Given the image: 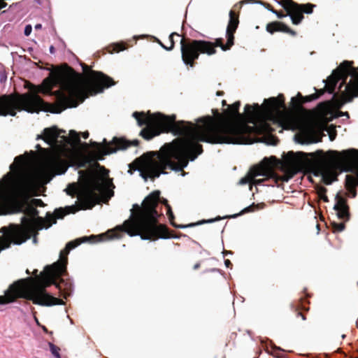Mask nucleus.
<instances>
[{"mask_svg":"<svg viewBox=\"0 0 358 358\" xmlns=\"http://www.w3.org/2000/svg\"><path fill=\"white\" fill-rule=\"evenodd\" d=\"M82 136L85 139L89 137V132L85 131V132L82 133Z\"/></svg>","mask_w":358,"mask_h":358,"instance_id":"41","label":"nucleus"},{"mask_svg":"<svg viewBox=\"0 0 358 358\" xmlns=\"http://www.w3.org/2000/svg\"><path fill=\"white\" fill-rule=\"evenodd\" d=\"M36 148L37 150H43V148H41V146L39 144H37V145H36Z\"/></svg>","mask_w":358,"mask_h":358,"instance_id":"48","label":"nucleus"},{"mask_svg":"<svg viewBox=\"0 0 358 358\" xmlns=\"http://www.w3.org/2000/svg\"><path fill=\"white\" fill-rule=\"evenodd\" d=\"M41 24H38L35 26V29H41Z\"/></svg>","mask_w":358,"mask_h":358,"instance_id":"46","label":"nucleus"},{"mask_svg":"<svg viewBox=\"0 0 358 358\" xmlns=\"http://www.w3.org/2000/svg\"><path fill=\"white\" fill-rule=\"evenodd\" d=\"M28 303H28L27 301H25V302H24V304H26V305H27V304H28Z\"/></svg>","mask_w":358,"mask_h":358,"instance_id":"59","label":"nucleus"},{"mask_svg":"<svg viewBox=\"0 0 358 358\" xmlns=\"http://www.w3.org/2000/svg\"><path fill=\"white\" fill-rule=\"evenodd\" d=\"M352 64L353 62H343L327 78L326 85L323 89L317 90L315 88L316 92L314 93V95H317L318 99L325 92L333 94L338 82L342 80L339 90H341L342 87L345 85V90L342 92L341 96L334 94L332 98L336 106L341 107L345 103L351 102L355 97H358V67L355 68Z\"/></svg>","mask_w":358,"mask_h":358,"instance_id":"7","label":"nucleus"},{"mask_svg":"<svg viewBox=\"0 0 358 358\" xmlns=\"http://www.w3.org/2000/svg\"><path fill=\"white\" fill-rule=\"evenodd\" d=\"M275 15H277V17H278V18H280V19L283 18V17H286V16L287 15V13H286V14H285L283 12H282V11H278V10H276V13H275Z\"/></svg>","mask_w":358,"mask_h":358,"instance_id":"34","label":"nucleus"},{"mask_svg":"<svg viewBox=\"0 0 358 358\" xmlns=\"http://www.w3.org/2000/svg\"><path fill=\"white\" fill-rule=\"evenodd\" d=\"M239 101L229 105L220 114L213 109L215 117L207 115L198 120L202 124H195L184 120L176 121V115H166L160 113L151 114L134 112L132 116L138 126L146 125L140 136L145 140H151L162 133H172L180 137L165 143L159 152H149L136 159L129 165L132 171L139 170L141 176L147 181L166 174L169 169L175 171H183L189 161H194L203 152L199 142L211 144H252V134L255 127L245 123L238 122L243 118L239 113Z\"/></svg>","mask_w":358,"mask_h":358,"instance_id":"1","label":"nucleus"},{"mask_svg":"<svg viewBox=\"0 0 358 358\" xmlns=\"http://www.w3.org/2000/svg\"><path fill=\"white\" fill-rule=\"evenodd\" d=\"M62 133H65V131L59 129L55 126L45 128L42 134L37 135L36 140H43L48 145H52L57 143V138Z\"/></svg>","mask_w":358,"mask_h":358,"instance_id":"15","label":"nucleus"},{"mask_svg":"<svg viewBox=\"0 0 358 358\" xmlns=\"http://www.w3.org/2000/svg\"><path fill=\"white\" fill-rule=\"evenodd\" d=\"M7 6V3L3 0H0V10L1 8H5Z\"/></svg>","mask_w":358,"mask_h":358,"instance_id":"37","label":"nucleus"},{"mask_svg":"<svg viewBox=\"0 0 358 358\" xmlns=\"http://www.w3.org/2000/svg\"><path fill=\"white\" fill-rule=\"evenodd\" d=\"M357 285H358V282H357Z\"/></svg>","mask_w":358,"mask_h":358,"instance_id":"60","label":"nucleus"},{"mask_svg":"<svg viewBox=\"0 0 358 358\" xmlns=\"http://www.w3.org/2000/svg\"><path fill=\"white\" fill-rule=\"evenodd\" d=\"M314 7H315V5L310 3H308L306 4H301L300 8H301L302 15H303V13H306V14L312 13L313 12Z\"/></svg>","mask_w":358,"mask_h":358,"instance_id":"24","label":"nucleus"},{"mask_svg":"<svg viewBox=\"0 0 358 358\" xmlns=\"http://www.w3.org/2000/svg\"><path fill=\"white\" fill-rule=\"evenodd\" d=\"M166 207L167 208V215L171 214V213H173L172 210H171V207L170 205H169V206H167Z\"/></svg>","mask_w":358,"mask_h":358,"instance_id":"39","label":"nucleus"},{"mask_svg":"<svg viewBox=\"0 0 358 358\" xmlns=\"http://www.w3.org/2000/svg\"><path fill=\"white\" fill-rule=\"evenodd\" d=\"M292 6L286 11L287 15L290 17L294 24L298 25L304 18L301 10V4L296 2L292 3Z\"/></svg>","mask_w":358,"mask_h":358,"instance_id":"18","label":"nucleus"},{"mask_svg":"<svg viewBox=\"0 0 358 358\" xmlns=\"http://www.w3.org/2000/svg\"><path fill=\"white\" fill-rule=\"evenodd\" d=\"M262 111L266 121L278 124L282 129H287L289 122V115L285 103V96L282 94L277 97H271L264 100V105L260 106L258 103L252 106H245V116L250 122L254 120Z\"/></svg>","mask_w":358,"mask_h":358,"instance_id":"8","label":"nucleus"},{"mask_svg":"<svg viewBox=\"0 0 358 358\" xmlns=\"http://www.w3.org/2000/svg\"><path fill=\"white\" fill-rule=\"evenodd\" d=\"M279 180L280 178L270 165L261 164L252 166L239 182L241 185H263L273 187L278 184Z\"/></svg>","mask_w":358,"mask_h":358,"instance_id":"12","label":"nucleus"},{"mask_svg":"<svg viewBox=\"0 0 358 358\" xmlns=\"http://www.w3.org/2000/svg\"><path fill=\"white\" fill-rule=\"evenodd\" d=\"M239 16L234 10L229 12V20L227 27L226 35L229 36L230 41L234 38V34L238 27Z\"/></svg>","mask_w":358,"mask_h":358,"instance_id":"19","label":"nucleus"},{"mask_svg":"<svg viewBox=\"0 0 358 358\" xmlns=\"http://www.w3.org/2000/svg\"><path fill=\"white\" fill-rule=\"evenodd\" d=\"M159 202L165 206L169 205L166 199L160 198V191L155 190L144 199L141 206L138 204L133 206L135 213L132 211L131 218L124 221L122 225L108 230L99 236H107L108 239L120 238L122 233L126 232L131 236H140L143 240L175 238L165 224L159 223L158 217L160 215L157 208Z\"/></svg>","mask_w":358,"mask_h":358,"instance_id":"5","label":"nucleus"},{"mask_svg":"<svg viewBox=\"0 0 358 358\" xmlns=\"http://www.w3.org/2000/svg\"><path fill=\"white\" fill-rule=\"evenodd\" d=\"M253 0H246L245 1H252Z\"/></svg>","mask_w":358,"mask_h":358,"instance_id":"58","label":"nucleus"},{"mask_svg":"<svg viewBox=\"0 0 358 358\" xmlns=\"http://www.w3.org/2000/svg\"><path fill=\"white\" fill-rule=\"evenodd\" d=\"M222 106H227V101H226L225 100H222Z\"/></svg>","mask_w":358,"mask_h":358,"instance_id":"49","label":"nucleus"},{"mask_svg":"<svg viewBox=\"0 0 358 358\" xmlns=\"http://www.w3.org/2000/svg\"><path fill=\"white\" fill-rule=\"evenodd\" d=\"M96 238V236L92 235L69 242L60 252L59 260L52 265L46 266L39 277L20 279L10 285L4 295L0 296V304H8L16 301L17 299H24L42 306L64 305L65 302L62 299L48 294L46 287L55 285L61 290L60 284H57L55 280L66 275L69 253L81 243Z\"/></svg>","mask_w":358,"mask_h":358,"instance_id":"4","label":"nucleus"},{"mask_svg":"<svg viewBox=\"0 0 358 358\" xmlns=\"http://www.w3.org/2000/svg\"><path fill=\"white\" fill-rule=\"evenodd\" d=\"M48 345L50 347V350L53 355V358H61L59 354L60 348L50 342L48 343Z\"/></svg>","mask_w":358,"mask_h":358,"instance_id":"26","label":"nucleus"},{"mask_svg":"<svg viewBox=\"0 0 358 358\" xmlns=\"http://www.w3.org/2000/svg\"><path fill=\"white\" fill-rule=\"evenodd\" d=\"M22 185L6 189L0 182V215L23 212L30 217H22V224H10L0 229V252L10 247L12 243L21 245L31 238L34 229V218L38 210L27 201L28 191L35 188L40 182L39 175L28 171L22 175Z\"/></svg>","mask_w":358,"mask_h":358,"instance_id":"3","label":"nucleus"},{"mask_svg":"<svg viewBox=\"0 0 358 358\" xmlns=\"http://www.w3.org/2000/svg\"><path fill=\"white\" fill-rule=\"evenodd\" d=\"M30 308H31V312H32V313H33V314H34V319H35V320L38 322V319H37V317H36V315H36V312L34 310V307H31Z\"/></svg>","mask_w":358,"mask_h":358,"instance_id":"40","label":"nucleus"},{"mask_svg":"<svg viewBox=\"0 0 358 358\" xmlns=\"http://www.w3.org/2000/svg\"><path fill=\"white\" fill-rule=\"evenodd\" d=\"M200 267V263H196V264H194V266H193V268L194 270H196L198 269Z\"/></svg>","mask_w":358,"mask_h":358,"instance_id":"44","label":"nucleus"},{"mask_svg":"<svg viewBox=\"0 0 358 358\" xmlns=\"http://www.w3.org/2000/svg\"><path fill=\"white\" fill-rule=\"evenodd\" d=\"M83 74L76 72L68 64L62 69L50 72L34 92L11 93L0 95V116L15 117L17 111L38 113L49 106L50 111L60 113L67 108L78 105L90 95L103 92L115 85L112 78L101 71L92 70L81 63Z\"/></svg>","mask_w":358,"mask_h":358,"instance_id":"2","label":"nucleus"},{"mask_svg":"<svg viewBox=\"0 0 358 358\" xmlns=\"http://www.w3.org/2000/svg\"><path fill=\"white\" fill-rule=\"evenodd\" d=\"M83 145L85 147H87V146H88V144H87V143H84Z\"/></svg>","mask_w":358,"mask_h":358,"instance_id":"54","label":"nucleus"},{"mask_svg":"<svg viewBox=\"0 0 358 358\" xmlns=\"http://www.w3.org/2000/svg\"><path fill=\"white\" fill-rule=\"evenodd\" d=\"M335 136H336V134H331L329 135V138H330V140H331V141H334V138H335Z\"/></svg>","mask_w":358,"mask_h":358,"instance_id":"45","label":"nucleus"},{"mask_svg":"<svg viewBox=\"0 0 358 358\" xmlns=\"http://www.w3.org/2000/svg\"><path fill=\"white\" fill-rule=\"evenodd\" d=\"M36 273H37V270H35V271H34V274H36Z\"/></svg>","mask_w":358,"mask_h":358,"instance_id":"57","label":"nucleus"},{"mask_svg":"<svg viewBox=\"0 0 358 358\" xmlns=\"http://www.w3.org/2000/svg\"><path fill=\"white\" fill-rule=\"evenodd\" d=\"M30 203L35 207H43L45 206L43 201L40 199H32L30 201Z\"/></svg>","mask_w":358,"mask_h":358,"instance_id":"29","label":"nucleus"},{"mask_svg":"<svg viewBox=\"0 0 358 358\" xmlns=\"http://www.w3.org/2000/svg\"><path fill=\"white\" fill-rule=\"evenodd\" d=\"M265 126H266V127L268 130H271V131H273V130L270 128V126H269L266 122L265 123Z\"/></svg>","mask_w":358,"mask_h":358,"instance_id":"50","label":"nucleus"},{"mask_svg":"<svg viewBox=\"0 0 358 358\" xmlns=\"http://www.w3.org/2000/svg\"><path fill=\"white\" fill-rule=\"evenodd\" d=\"M224 264L227 268H232V263L229 259H225L224 260Z\"/></svg>","mask_w":358,"mask_h":358,"instance_id":"35","label":"nucleus"},{"mask_svg":"<svg viewBox=\"0 0 358 358\" xmlns=\"http://www.w3.org/2000/svg\"><path fill=\"white\" fill-rule=\"evenodd\" d=\"M70 187H72V189H68L66 192L69 195H73L76 191V186L74 184L71 185Z\"/></svg>","mask_w":358,"mask_h":358,"instance_id":"33","label":"nucleus"},{"mask_svg":"<svg viewBox=\"0 0 358 358\" xmlns=\"http://www.w3.org/2000/svg\"><path fill=\"white\" fill-rule=\"evenodd\" d=\"M92 146L94 148L93 152V159H90L88 163L92 164L93 168L101 167L100 164L96 162L97 160H103L104 156L115 152L118 150H124L133 145L138 146L139 141L136 139L131 141H127L122 138L114 137L113 141L109 144L101 145L96 142H91Z\"/></svg>","mask_w":358,"mask_h":358,"instance_id":"13","label":"nucleus"},{"mask_svg":"<svg viewBox=\"0 0 358 358\" xmlns=\"http://www.w3.org/2000/svg\"><path fill=\"white\" fill-rule=\"evenodd\" d=\"M80 178L83 182V189L78 194L80 209H92L98 203L99 196L98 192L104 189L103 178L92 169L79 171ZM79 208L76 206H69L65 208H56L51 214L48 213L46 219L50 223L47 227L57 222V219H63L64 216L76 213Z\"/></svg>","mask_w":358,"mask_h":358,"instance_id":"6","label":"nucleus"},{"mask_svg":"<svg viewBox=\"0 0 358 358\" xmlns=\"http://www.w3.org/2000/svg\"><path fill=\"white\" fill-rule=\"evenodd\" d=\"M327 155L343 171L354 173L345 176V187L352 197L355 198L357 196L356 187L358 186V150L354 148L341 152L329 150Z\"/></svg>","mask_w":358,"mask_h":358,"instance_id":"11","label":"nucleus"},{"mask_svg":"<svg viewBox=\"0 0 358 358\" xmlns=\"http://www.w3.org/2000/svg\"><path fill=\"white\" fill-rule=\"evenodd\" d=\"M266 8H267L268 10L271 11L273 13H276V10H275L271 5L268 4Z\"/></svg>","mask_w":358,"mask_h":358,"instance_id":"36","label":"nucleus"},{"mask_svg":"<svg viewBox=\"0 0 358 358\" xmlns=\"http://www.w3.org/2000/svg\"><path fill=\"white\" fill-rule=\"evenodd\" d=\"M275 356L278 358H285L284 354L282 352H275Z\"/></svg>","mask_w":358,"mask_h":358,"instance_id":"38","label":"nucleus"},{"mask_svg":"<svg viewBox=\"0 0 358 358\" xmlns=\"http://www.w3.org/2000/svg\"><path fill=\"white\" fill-rule=\"evenodd\" d=\"M224 255L231 254V251H224Z\"/></svg>","mask_w":358,"mask_h":358,"instance_id":"52","label":"nucleus"},{"mask_svg":"<svg viewBox=\"0 0 358 358\" xmlns=\"http://www.w3.org/2000/svg\"><path fill=\"white\" fill-rule=\"evenodd\" d=\"M329 102H322L319 104V106H325L327 103H329Z\"/></svg>","mask_w":358,"mask_h":358,"instance_id":"51","label":"nucleus"},{"mask_svg":"<svg viewBox=\"0 0 358 358\" xmlns=\"http://www.w3.org/2000/svg\"><path fill=\"white\" fill-rule=\"evenodd\" d=\"M70 137H64L66 142L71 139L73 141L72 145L76 146L81 143L79 134L74 130H71L69 133Z\"/></svg>","mask_w":358,"mask_h":358,"instance_id":"22","label":"nucleus"},{"mask_svg":"<svg viewBox=\"0 0 358 358\" xmlns=\"http://www.w3.org/2000/svg\"><path fill=\"white\" fill-rule=\"evenodd\" d=\"M227 36L226 44L223 43V38H217L214 42L204 40H194L183 37L180 41V51L182 62L187 66L194 67L195 61L199 57L200 54L212 55L217 52L216 48L220 47L223 51L231 49L234 44V38L230 41V37Z\"/></svg>","mask_w":358,"mask_h":358,"instance_id":"9","label":"nucleus"},{"mask_svg":"<svg viewBox=\"0 0 358 358\" xmlns=\"http://www.w3.org/2000/svg\"><path fill=\"white\" fill-rule=\"evenodd\" d=\"M125 49V47L123 44H116L115 45V48H114V50L115 52H120V51H122Z\"/></svg>","mask_w":358,"mask_h":358,"instance_id":"30","label":"nucleus"},{"mask_svg":"<svg viewBox=\"0 0 358 358\" xmlns=\"http://www.w3.org/2000/svg\"><path fill=\"white\" fill-rule=\"evenodd\" d=\"M38 220H40L41 221H43V219L41 217H38Z\"/></svg>","mask_w":358,"mask_h":358,"instance_id":"56","label":"nucleus"},{"mask_svg":"<svg viewBox=\"0 0 358 358\" xmlns=\"http://www.w3.org/2000/svg\"><path fill=\"white\" fill-rule=\"evenodd\" d=\"M53 50H54V48L52 46H51L50 47V52H52Z\"/></svg>","mask_w":358,"mask_h":358,"instance_id":"55","label":"nucleus"},{"mask_svg":"<svg viewBox=\"0 0 358 358\" xmlns=\"http://www.w3.org/2000/svg\"><path fill=\"white\" fill-rule=\"evenodd\" d=\"M62 295L65 299H66V298H67V296L69 295V294H68V293L65 292V293L62 294Z\"/></svg>","mask_w":358,"mask_h":358,"instance_id":"47","label":"nucleus"},{"mask_svg":"<svg viewBox=\"0 0 358 358\" xmlns=\"http://www.w3.org/2000/svg\"><path fill=\"white\" fill-rule=\"evenodd\" d=\"M278 3L287 11L292 6V3H295V1L293 0H280Z\"/></svg>","mask_w":358,"mask_h":358,"instance_id":"27","label":"nucleus"},{"mask_svg":"<svg viewBox=\"0 0 358 358\" xmlns=\"http://www.w3.org/2000/svg\"><path fill=\"white\" fill-rule=\"evenodd\" d=\"M15 167V164H12L10 166V169L11 170H13V168Z\"/></svg>","mask_w":358,"mask_h":358,"instance_id":"53","label":"nucleus"},{"mask_svg":"<svg viewBox=\"0 0 358 358\" xmlns=\"http://www.w3.org/2000/svg\"><path fill=\"white\" fill-rule=\"evenodd\" d=\"M327 191V189L323 186H320L317 189V192L320 199L323 200L324 202L329 201L328 197L326 195Z\"/></svg>","mask_w":358,"mask_h":358,"instance_id":"25","label":"nucleus"},{"mask_svg":"<svg viewBox=\"0 0 358 358\" xmlns=\"http://www.w3.org/2000/svg\"><path fill=\"white\" fill-rule=\"evenodd\" d=\"M317 156L324 157V152L317 150L313 153H305L298 152L294 153L292 151L288 152L287 159L289 164L299 171L310 169L311 172L316 176H322V181L326 185H331L336 178L331 171L329 166L323 159L315 160L309 157Z\"/></svg>","mask_w":358,"mask_h":358,"instance_id":"10","label":"nucleus"},{"mask_svg":"<svg viewBox=\"0 0 358 358\" xmlns=\"http://www.w3.org/2000/svg\"><path fill=\"white\" fill-rule=\"evenodd\" d=\"M32 28L31 25H27L24 28V35L29 36L31 32Z\"/></svg>","mask_w":358,"mask_h":358,"instance_id":"32","label":"nucleus"},{"mask_svg":"<svg viewBox=\"0 0 358 358\" xmlns=\"http://www.w3.org/2000/svg\"><path fill=\"white\" fill-rule=\"evenodd\" d=\"M180 36V34L176 33V32H173L171 33L170 35H169V41H170V46L169 47H166L160 41L157 40V42L163 48H164L165 50H171L173 49L174 48V45H175V42H174V40H173V36Z\"/></svg>","mask_w":358,"mask_h":358,"instance_id":"23","label":"nucleus"},{"mask_svg":"<svg viewBox=\"0 0 358 358\" xmlns=\"http://www.w3.org/2000/svg\"><path fill=\"white\" fill-rule=\"evenodd\" d=\"M224 92H223V91H217V92H216V95H217V96H223V95H224Z\"/></svg>","mask_w":358,"mask_h":358,"instance_id":"43","label":"nucleus"},{"mask_svg":"<svg viewBox=\"0 0 358 358\" xmlns=\"http://www.w3.org/2000/svg\"><path fill=\"white\" fill-rule=\"evenodd\" d=\"M299 96H300L301 98L303 99V101H302L303 103L310 102V101H312L317 99V95H314V94H310V95H308V96H302L299 93Z\"/></svg>","mask_w":358,"mask_h":358,"instance_id":"28","label":"nucleus"},{"mask_svg":"<svg viewBox=\"0 0 358 358\" xmlns=\"http://www.w3.org/2000/svg\"><path fill=\"white\" fill-rule=\"evenodd\" d=\"M291 309L296 313V317H301L302 320H306V317L304 311L308 312L309 307L304 304V299L301 297L296 302H294L290 305Z\"/></svg>","mask_w":358,"mask_h":358,"instance_id":"20","label":"nucleus"},{"mask_svg":"<svg viewBox=\"0 0 358 358\" xmlns=\"http://www.w3.org/2000/svg\"><path fill=\"white\" fill-rule=\"evenodd\" d=\"M251 208H252V206H249V207H248V208H245L243 210V213L250 212V211L251 210H250Z\"/></svg>","mask_w":358,"mask_h":358,"instance_id":"42","label":"nucleus"},{"mask_svg":"<svg viewBox=\"0 0 358 358\" xmlns=\"http://www.w3.org/2000/svg\"><path fill=\"white\" fill-rule=\"evenodd\" d=\"M266 30L271 34H273L277 31H280L290 34L292 36H295L296 35V32L294 30L289 28L285 23L279 21H274L268 23L266 27Z\"/></svg>","mask_w":358,"mask_h":358,"instance_id":"16","label":"nucleus"},{"mask_svg":"<svg viewBox=\"0 0 358 358\" xmlns=\"http://www.w3.org/2000/svg\"><path fill=\"white\" fill-rule=\"evenodd\" d=\"M49 166L57 171L59 174L64 173L67 169L66 161L63 159L60 153L52 155L48 160Z\"/></svg>","mask_w":358,"mask_h":358,"instance_id":"17","label":"nucleus"},{"mask_svg":"<svg viewBox=\"0 0 358 358\" xmlns=\"http://www.w3.org/2000/svg\"><path fill=\"white\" fill-rule=\"evenodd\" d=\"M168 217H169V221L171 222V224L176 228H179V229H183V228H186V227H194V226H196V225H199V224H205V223H211V222H213L215 221H218V220H221V217H217L215 219H210V220H203L201 221H199L198 222H196V223H190L187 225H182V224H176L175 222H174V219H175V217H174V215L173 213H171L169 215H168Z\"/></svg>","mask_w":358,"mask_h":358,"instance_id":"21","label":"nucleus"},{"mask_svg":"<svg viewBox=\"0 0 358 358\" xmlns=\"http://www.w3.org/2000/svg\"><path fill=\"white\" fill-rule=\"evenodd\" d=\"M336 200V202L334 209L336 210L338 217L343 222L340 223L333 222L331 225L334 232H341L345 228V222L350 218V208L347 203L346 199L337 195Z\"/></svg>","mask_w":358,"mask_h":358,"instance_id":"14","label":"nucleus"},{"mask_svg":"<svg viewBox=\"0 0 358 358\" xmlns=\"http://www.w3.org/2000/svg\"><path fill=\"white\" fill-rule=\"evenodd\" d=\"M24 162V157L22 155L17 156L15 158V163L19 164V166H20Z\"/></svg>","mask_w":358,"mask_h":358,"instance_id":"31","label":"nucleus"}]
</instances>
